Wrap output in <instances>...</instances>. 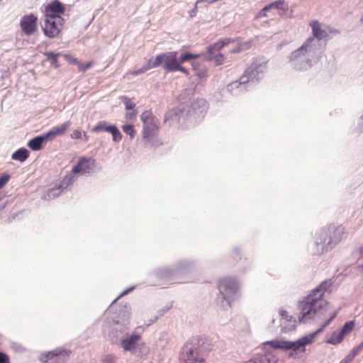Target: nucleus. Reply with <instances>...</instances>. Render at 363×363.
<instances>
[{
	"label": "nucleus",
	"instance_id": "1",
	"mask_svg": "<svg viewBox=\"0 0 363 363\" xmlns=\"http://www.w3.org/2000/svg\"><path fill=\"white\" fill-rule=\"evenodd\" d=\"M333 285V282L331 279L323 281L300 303L299 308L301 316L299 317V320L301 322L311 319L316 314L324 315L327 313L328 318L323 325L324 328L337 316V311L331 308L329 302L325 299L326 294H331Z\"/></svg>",
	"mask_w": 363,
	"mask_h": 363
},
{
	"label": "nucleus",
	"instance_id": "2",
	"mask_svg": "<svg viewBox=\"0 0 363 363\" xmlns=\"http://www.w3.org/2000/svg\"><path fill=\"white\" fill-rule=\"evenodd\" d=\"M178 52L176 51L167 52L157 55L152 59V67H157L162 65L163 69L167 72H175L179 63H184L193 59L200 57V54H193L188 52L182 53L177 57Z\"/></svg>",
	"mask_w": 363,
	"mask_h": 363
},
{
	"label": "nucleus",
	"instance_id": "3",
	"mask_svg": "<svg viewBox=\"0 0 363 363\" xmlns=\"http://www.w3.org/2000/svg\"><path fill=\"white\" fill-rule=\"evenodd\" d=\"M316 333H311L303 336L296 341H288L284 340H274L268 342V344L274 349H281L285 350H291L294 352H306V346L312 344L314 342Z\"/></svg>",
	"mask_w": 363,
	"mask_h": 363
},
{
	"label": "nucleus",
	"instance_id": "4",
	"mask_svg": "<svg viewBox=\"0 0 363 363\" xmlns=\"http://www.w3.org/2000/svg\"><path fill=\"white\" fill-rule=\"evenodd\" d=\"M199 341L186 343L180 354V363H203L204 359L200 354Z\"/></svg>",
	"mask_w": 363,
	"mask_h": 363
},
{
	"label": "nucleus",
	"instance_id": "5",
	"mask_svg": "<svg viewBox=\"0 0 363 363\" xmlns=\"http://www.w3.org/2000/svg\"><path fill=\"white\" fill-rule=\"evenodd\" d=\"M65 24V20L63 18L55 19L44 18V25L42 27V30L46 37L56 38L61 35Z\"/></svg>",
	"mask_w": 363,
	"mask_h": 363
},
{
	"label": "nucleus",
	"instance_id": "6",
	"mask_svg": "<svg viewBox=\"0 0 363 363\" xmlns=\"http://www.w3.org/2000/svg\"><path fill=\"white\" fill-rule=\"evenodd\" d=\"M38 16L31 13L21 17L19 26L21 31L26 35H32L38 30Z\"/></svg>",
	"mask_w": 363,
	"mask_h": 363
},
{
	"label": "nucleus",
	"instance_id": "7",
	"mask_svg": "<svg viewBox=\"0 0 363 363\" xmlns=\"http://www.w3.org/2000/svg\"><path fill=\"white\" fill-rule=\"evenodd\" d=\"M66 6L58 0H53L45 6L44 18L55 19L62 18L65 13Z\"/></svg>",
	"mask_w": 363,
	"mask_h": 363
},
{
	"label": "nucleus",
	"instance_id": "8",
	"mask_svg": "<svg viewBox=\"0 0 363 363\" xmlns=\"http://www.w3.org/2000/svg\"><path fill=\"white\" fill-rule=\"evenodd\" d=\"M354 325L355 323L354 320L346 322L340 331H335L332 333L327 342L332 345L340 344L343 341L344 338L354 330Z\"/></svg>",
	"mask_w": 363,
	"mask_h": 363
},
{
	"label": "nucleus",
	"instance_id": "9",
	"mask_svg": "<svg viewBox=\"0 0 363 363\" xmlns=\"http://www.w3.org/2000/svg\"><path fill=\"white\" fill-rule=\"evenodd\" d=\"M218 289L223 298L227 300L229 296L234 295L238 286L236 281L232 278H223L219 281Z\"/></svg>",
	"mask_w": 363,
	"mask_h": 363
},
{
	"label": "nucleus",
	"instance_id": "10",
	"mask_svg": "<svg viewBox=\"0 0 363 363\" xmlns=\"http://www.w3.org/2000/svg\"><path fill=\"white\" fill-rule=\"evenodd\" d=\"M92 131L94 133H99L101 131H105L109 133L113 136V140L114 142H119L122 139V134L118 128L114 125H108L105 121H101L98 123L93 128Z\"/></svg>",
	"mask_w": 363,
	"mask_h": 363
},
{
	"label": "nucleus",
	"instance_id": "11",
	"mask_svg": "<svg viewBox=\"0 0 363 363\" xmlns=\"http://www.w3.org/2000/svg\"><path fill=\"white\" fill-rule=\"evenodd\" d=\"M345 233V228L341 225L337 227H330L325 233L326 235L330 236L329 240L327 242V247L333 248L342 240Z\"/></svg>",
	"mask_w": 363,
	"mask_h": 363
},
{
	"label": "nucleus",
	"instance_id": "12",
	"mask_svg": "<svg viewBox=\"0 0 363 363\" xmlns=\"http://www.w3.org/2000/svg\"><path fill=\"white\" fill-rule=\"evenodd\" d=\"M67 356L64 351L55 350L42 355L40 361L43 363H65Z\"/></svg>",
	"mask_w": 363,
	"mask_h": 363
},
{
	"label": "nucleus",
	"instance_id": "13",
	"mask_svg": "<svg viewBox=\"0 0 363 363\" xmlns=\"http://www.w3.org/2000/svg\"><path fill=\"white\" fill-rule=\"evenodd\" d=\"M94 160L91 158L80 157L72 172L74 174H82L89 173L94 166Z\"/></svg>",
	"mask_w": 363,
	"mask_h": 363
},
{
	"label": "nucleus",
	"instance_id": "14",
	"mask_svg": "<svg viewBox=\"0 0 363 363\" xmlns=\"http://www.w3.org/2000/svg\"><path fill=\"white\" fill-rule=\"evenodd\" d=\"M160 129V121L157 118L143 124V138L149 139L154 137Z\"/></svg>",
	"mask_w": 363,
	"mask_h": 363
},
{
	"label": "nucleus",
	"instance_id": "15",
	"mask_svg": "<svg viewBox=\"0 0 363 363\" xmlns=\"http://www.w3.org/2000/svg\"><path fill=\"white\" fill-rule=\"evenodd\" d=\"M140 340L141 336L140 335L133 334L129 337L123 340L121 345L124 351H133L137 347Z\"/></svg>",
	"mask_w": 363,
	"mask_h": 363
},
{
	"label": "nucleus",
	"instance_id": "16",
	"mask_svg": "<svg viewBox=\"0 0 363 363\" xmlns=\"http://www.w3.org/2000/svg\"><path fill=\"white\" fill-rule=\"evenodd\" d=\"M71 122L70 121H66L65 123L53 127L47 134L46 137H48V138H53L54 137L57 135H63L65 133V132L67 130V129L70 127Z\"/></svg>",
	"mask_w": 363,
	"mask_h": 363
},
{
	"label": "nucleus",
	"instance_id": "17",
	"mask_svg": "<svg viewBox=\"0 0 363 363\" xmlns=\"http://www.w3.org/2000/svg\"><path fill=\"white\" fill-rule=\"evenodd\" d=\"M310 26L312 28V33L314 38L318 40H322L328 36L327 32L321 28L320 24L318 21H312L310 23Z\"/></svg>",
	"mask_w": 363,
	"mask_h": 363
},
{
	"label": "nucleus",
	"instance_id": "18",
	"mask_svg": "<svg viewBox=\"0 0 363 363\" xmlns=\"http://www.w3.org/2000/svg\"><path fill=\"white\" fill-rule=\"evenodd\" d=\"M267 7L269 11L274 9L280 10L281 11L279 13L280 15L285 14L289 11V5L285 0L276 1L273 3L267 5Z\"/></svg>",
	"mask_w": 363,
	"mask_h": 363
},
{
	"label": "nucleus",
	"instance_id": "19",
	"mask_svg": "<svg viewBox=\"0 0 363 363\" xmlns=\"http://www.w3.org/2000/svg\"><path fill=\"white\" fill-rule=\"evenodd\" d=\"M313 41V38H308L305 43L300 48L292 52L291 59L296 60L301 55H304L307 52L308 48L311 46Z\"/></svg>",
	"mask_w": 363,
	"mask_h": 363
},
{
	"label": "nucleus",
	"instance_id": "20",
	"mask_svg": "<svg viewBox=\"0 0 363 363\" xmlns=\"http://www.w3.org/2000/svg\"><path fill=\"white\" fill-rule=\"evenodd\" d=\"M48 138V137H46V135L45 136L35 137L29 141L28 147L33 150H40L42 149L43 143Z\"/></svg>",
	"mask_w": 363,
	"mask_h": 363
},
{
	"label": "nucleus",
	"instance_id": "21",
	"mask_svg": "<svg viewBox=\"0 0 363 363\" xmlns=\"http://www.w3.org/2000/svg\"><path fill=\"white\" fill-rule=\"evenodd\" d=\"M259 363H277L278 359L272 352H266L258 357Z\"/></svg>",
	"mask_w": 363,
	"mask_h": 363
},
{
	"label": "nucleus",
	"instance_id": "22",
	"mask_svg": "<svg viewBox=\"0 0 363 363\" xmlns=\"http://www.w3.org/2000/svg\"><path fill=\"white\" fill-rule=\"evenodd\" d=\"M28 151L25 148H21L14 152L11 157L13 160L24 162L28 157Z\"/></svg>",
	"mask_w": 363,
	"mask_h": 363
},
{
	"label": "nucleus",
	"instance_id": "23",
	"mask_svg": "<svg viewBox=\"0 0 363 363\" xmlns=\"http://www.w3.org/2000/svg\"><path fill=\"white\" fill-rule=\"evenodd\" d=\"M46 57L47 60L50 61L52 66L55 68H58L60 67V63L58 61L59 53H54L52 52H47L44 54Z\"/></svg>",
	"mask_w": 363,
	"mask_h": 363
},
{
	"label": "nucleus",
	"instance_id": "24",
	"mask_svg": "<svg viewBox=\"0 0 363 363\" xmlns=\"http://www.w3.org/2000/svg\"><path fill=\"white\" fill-rule=\"evenodd\" d=\"M152 58L150 59L147 62V64L145 66H143L141 68L134 70L130 72V74L133 76H137L140 74L145 73L146 71H147L150 69L154 68L152 67Z\"/></svg>",
	"mask_w": 363,
	"mask_h": 363
},
{
	"label": "nucleus",
	"instance_id": "25",
	"mask_svg": "<svg viewBox=\"0 0 363 363\" xmlns=\"http://www.w3.org/2000/svg\"><path fill=\"white\" fill-rule=\"evenodd\" d=\"M228 42H225V40H220L218 43H214L213 45H211L208 48V52L210 55L214 54L216 51H219L225 45H226Z\"/></svg>",
	"mask_w": 363,
	"mask_h": 363
},
{
	"label": "nucleus",
	"instance_id": "26",
	"mask_svg": "<svg viewBox=\"0 0 363 363\" xmlns=\"http://www.w3.org/2000/svg\"><path fill=\"white\" fill-rule=\"evenodd\" d=\"M121 128L125 134H127L130 136V139H133L135 137L136 132H135L133 125H132V124L123 125H122Z\"/></svg>",
	"mask_w": 363,
	"mask_h": 363
},
{
	"label": "nucleus",
	"instance_id": "27",
	"mask_svg": "<svg viewBox=\"0 0 363 363\" xmlns=\"http://www.w3.org/2000/svg\"><path fill=\"white\" fill-rule=\"evenodd\" d=\"M157 118L154 116L150 111H145L142 113L140 116V119L142 122L144 123L150 122V121H153Z\"/></svg>",
	"mask_w": 363,
	"mask_h": 363
},
{
	"label": "nucleus",
	"instance_id": "28",
	"mask_svg": "<svg viewBox=\"0 0 363 363\" xmlns=\"http://www.w3.org/2000/svg\"><path fill=\"white\" fill-rule=\"evenodd\" d=\"M122 100H123V102L124 103L125 106V109L126 110H133L134 109L135 106V104L134 102H133V101L126 97V96H123L122 97Z\"/></svg>",
	"mask_w": 363,
	"mask_h": 363
},
{
	"label": "nucleus",
	"instance_id": "29",
	"mask_svg": "<svg viewBox=\"0 0 363 363\" xmlns=\"http://www.w3.org/2000/svg\"><path fill=\"white\" fill-rule=\"evenodd\" d=\"M94 62L93 61H89L86 62V64H83L79 62L77 67L78 70L79 72H86L88 69L94 65Z\"/></svg>",
	"mask_w": 363,
	"mask_h": 363
},
{
	"label": "nucleus",
	"instance_id": "30",
	"mask_svg": "<svg viewBox=\"0 0 363 363\" xmlns=\"http://www.w3.org/2000/svg\"><path fill=\"white\" fill-rule=\"evenodd\" d=\"M63 57L69 64L77 65L79 63L78 60L71 55L65 54Z\"/></svg>",
	"mask_w": 363,
	"mask_h": 363
},
{
	"label": "nucleus",
	"instance_id": "31",
	"mask_svg": "<svg viewBox=\"0 0 363 363\" xmlns=\"http://www.w3.org/2000/svg\"><path fill=\"white\" fill-rule=\"evenodd\" d=\"M82 131L78 129L74 130L70 137L74 140H79L82 138Z\"/></svg>",
	"mask_w": 363,
	"mask_h": 363
},
{
	"label": "nucleus",
	"instance_id": "32",
	"mask_svg": "<svg viewBox=\"0 0 363 363\" xmlns=\"http://www.w3.org/2000/svg\"><path fill=\"white\" fill-rule=\"evenodd\" d=\"M211 59H214L217 65H221L224 61V56L221 54H218L215 57L211 56Z\"/></svg>",
	"mask_w": 363,
	"mask_h": 363
},
{
	"label": "nucleus",
	"instance_id": "33",
	"mask_svg": "<svg viewBox=\"0 0 363 363\" xmlns=\"http://www.w3.org/2000/svg\"><path fill=\"white\" fill-rule=\"evenodd\" d=\"M269 11V10L267 7V6H264L262 9H261L259 11V13L257 15V18H259L267 17V12Z\"/></svg>",
	"mask_w": 363,
	"mask_h": 363
},
{
	"label": "nucleus",
	"instance_id": "34",
	"mask_svg": "<svg viewBox=\"0 0 363 363\" xmlns=\"http://www.w3.org/2000/svg\"><path fill=\"white\" fill-rule=\"evenodd\" d=\"M10 179V176L8 174L4 175L0 178V189L4 186L6 184L9 182Z\"/></svg>",
	"mask_w": 363,
	"mask_h": 363
},
{
	"label": "nucleus",
	"instance_id": "35",
	"mask_svg": "<svg viewBox=\"0 0 363 363\" xmlns=\"http://www.w3.org/2000/svg\"><path fill=\"white\" fill-rule=\"evenodd\" d=\"M0 363H10L9 357L4 352H0Z\"/></svg>",
	"mask_w": 363,
	"mask_h": 363
},
{
	"label": "nucleus",
	"instance_id": "36",
	"mask_svg": "<svg viewBox=\"0 0 363 363\" xmlns=\"http://www.w3.org/2000/svg\"><path fill=\"white\" fill-rule=\"evenodd\" d=\"M363 350V342L352 348L351 352L357 355Z\"/></svg>",
	"mask_w": 363,
	"mask_h": 363
},
{
	"label": "nucleus",
	"instance_id": "37",
	"mask_svg": "<svg viewBox=\"0 0 363 363\" xmlns=\"http://www.w3.org/2000/svg\"><path fill=\"white\" fill-rule=\"evenodd\" d=\"M231 257L234 259H240V252L238 249H235L231 252Z\"/></svg>",
	"mask_w": 363,
	"mask_h": 363
},
{
	"label": "nucleus",
	"instance_id": "38",
	"mask_svg": "<svg viewBox=\"0 0 363 363\" xmlns=\"http://www.w3.org/2000/svg\"><path fill=\"white\" fill-rule=\"evenodd\" d=\"M182 63H179L178 65V66L176 68V71H180L182 72H183L184 74L188 75L189 73V71L185 68L182 65Z\"/></svg>",
	"mask_w": 363,
	"mask_h": 363
},
{
	"label": "nucleus",
	"instance_id": "39",
	"mask_svg": "<svg viewBox=\"0 0 363 363\" xmlns=\"http://www.w3.org/2000/svg\"><path fill=\"white\" fill-rule=\"evenodd\" d=\"M115 357L111 354H108L106 356L104 359L103 360L104 363H113Z\"/></svg>",
	"mask_w": 363,
	"mask_h": 363
},
{
	"label": "nucleus",
	"instance_id": "40",
	"mask_svg": "<svg viewBox=\"0 0 363 363\" xmlns=\"http://www.w3.org/2000/svg\"><path fill=\"white\" fill-rule=\"evenodd\" d=\"M136 116H137V112L136 111H133V112L131 113H128L125 116L126 118L127 119H130V120H135V118H136Z\"/></svg>",
	"mask_w": 363,
	"mask_h": 363
},
{
	"label": "nucleus",
	"instance_id": "41",
	"mask_svg": "<svg viewBox=\"0 0 363 363\" xmlns=\"http://www.w3.org/2000/svg\"><path fill=\"white\" fill-rule=\"evenodd\" d=\"M356 356V354H354L350 351V353L345 357H347L350 362H352Z\"/></svg>",
	"mask_w": 363,
	"mask_h": 363
},
{
	"label": "nucleus",
	"instance_id": "42",
	"mask_svg": "<svg viewBox=\"0 0 363 363\" xmlns=\"http://www.w3.org/2000/svg\"><path fill=\"white\" fill-rule=\"evenodd\" d=\"M356 356V354H354L350 351V353L345 357H347L350 362H352Z\"/></svg>",
	"mask_w": 363,
	"mask_h": 363
},
{
	"label": "nucleus",
	"instance_id": "43",
	"mask_svg": "<svg viewBox=\"0 0 363 363\" xmlns=\"http://www.w3.org/2000/svg\"><path fill=\"white\" fill-rule=\"evenodd\" d=\"M356 356V354H354L350 351V353L345 357H347L350 362H352Z\"/></svg>",
	"mask_w": 363,
	"mask_h": 363
},
{
	"label": "nucleus",
	"instance_id": "44",
	"mask_svg": "<svg viewBox=\"0 0 363 363\" xmlns=\"http://www.w3.org/2000/svg\"><path fill=\"white\" fill-rule=\"evenodd\" d=\"M196 75L198 77H201V78L203 77L206 75V71L205 70H202L201 72H199L196 73Z\"/></svg>",
	"mask_w": 363,
	"mask_h": 363
},
{
	"label": "nucleus",
	"instance_id": "45",
	"mask_svg": "<svg viewBox=\"0 0 363 363\" xmlns=\"http://www.w3.org/2000/svg\"><path fill=\"white\" fill-rule=\"evenodd\" d=\"M82 136L84 137V140L85 141H88L89 140V136L87 135V134L86 133V132H83L82 133Z\"/></svg>",
	"mask_w": 363,
	"mask_h": 363
},
{
	"label": "nucleus",
	"instance_id": "46",
	"mask_svg": "<svg viewBox=\"0 0 363 363\" xmlns=\"http://www.w3.org/2000/svg\"><path fill=\"white\" fill-rule=\"evenodd\" d=\"M347 357H345L340 363H351Z\"/></svg>",
	"mask_w": 363,
	"mask_h": 363
},
{
	"label": "nucleus",
	"instance_id": "47",
	"mask_svg": "<svg viewBox=\"0 0 363 363\" xmlns=\"http://www.w3.org/2000/svg\"><path fill=\"white\" fill-rule=\"evenodd\" d=\"M252 67L255 70L258 71V67H257L255 63H253V64L252 65Z\"/></svg>",
	"mask_w": 363,
	"mask_h": 363
},
{
	"label": "nucleus",
	"instance_id": "48",
	"mask_svg": "<svg viewBox=\"0 0 363 363\" xmlns=\"http://www.w3.org/2000/svg\"><path fill=\"white\" fill-rule=\"evenodd\" d=\"M281 316H283V317H284V316H285V315H286V311H281Z\"/></svg>",
	"mask_w": 363,
	"mask_h": 363
},
{
	"label": "nucleus",
	"instance_id": "49",
	"mask_svg": "<svg viewBox=\"0 0 363 363\" xmlns=\"http://www.w3.org/2000/svg\"><path fill=\"white\" fill-rule=\"evenodd\" d=\"M245 363H257V362L256 361H255V360H250V361H247V362H246Z\"/></svg>",
	"mask_w": 363,
	"mask_h": 363
}]
</instances>
